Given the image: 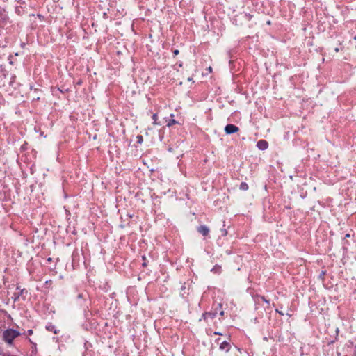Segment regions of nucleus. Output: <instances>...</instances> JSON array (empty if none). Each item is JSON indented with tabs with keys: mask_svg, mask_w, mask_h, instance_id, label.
Returning a JSON list of instances; mask_svg holds the SVG:
<instances>
[{
	"mask_svg": "<svg viewBox=\"0 0 356 356\" xmlns=\"http://www.w3.org/2000/svg\"><path fill=\"white\" fill-rule=\"evenodd\" d=\"M20 335V333L14 329H8L3 333V340L8 344H12L13 341Z\"/></svg>",
	"mask_w": 356,
	"mask_h": 356,
	"instance_id": "nucleus-1",
	"label": "nucleus"
},
{
	"mask_svg": "<svg viewBox=\"0 0 356 356\" xmlns=\"http://www.w3.org/2000/svg\"><path fill=\"white\" fill-rule=\"evenodd\" d=\"M220 339L218 338L216 339L217 343L219 344V348L221 350H225V352H228L231 348V345L229 342L224 341H220Z\"/></svg>",
	"mask_w": 356,
	"mask_h": 356,
	"instance_id": "nucleus-2",
	"label": "nucleus"
},
{
	"mask_svg": "<svg viewBox=\"0 0 356 356\" xmlns=\"http://www.w3.org/2000/svg\"><path fill=\"white\" fill-rule=\"evenodd\" d=\"M238 130H239V128L237 126L232 124H229L226 125L225 127V131L227 134H232L236 133L237 131H238Z\"/></svg>",
	"mask_w": 356,
	"mask_h": 356,
	"instance_id": "nucleus-3",
	"label": "nucleus"
},
{
	"mask_svg": "<svg viewBox=\"0 0 356 356\" xmlns=\"http://www.w3.org/2000/svg\"><path fill=\"white\" fill-rule=\"evenodd\" d=\"M197 232L203 235L204 236H207L209 234V229L206 225H200L197 229Z\"/></svg>",
	"mask_w": 356,
	"mask_h": 356,
	"instance_id": "nucleus-4",
	"label": "nucleus"
},
{
	"mask_svg": "<svg viewBox=\"0 0 356 356\" xmlns=\"http://www.w3.org/2000/svg\"><path fill=\"white\" fill-rule=\"evenodd\" d=\"M257 146L259 149L265 150L268 148V143L265 140H260L257 142Z\"/></svg>",
	"mask_w": 356,
	"mask_h": 356,
	"instance_id": "nucleus-5",
	"label": "nucleus"
},
{
	"mask_svg": "<svg viewBox=\"0 0 356 356\" xmlns=\"http://www.w3.org/2000/svg\"><path fill=\"white\" fill-rule=\"evenodd\" d=\"M239 188L242 191H248L249 188L248 184L245 182H241Z\"/></svg>",
	"mask_w": 356,
	"mask_h": 356,
	"instance_id": "nucleus-6",
	"label": "nucleus"
},
{
	"mask_svg": "<svg viewBox=\"0 0 356 356\" xmlns=\"http://www.w3.org/2000/svg\"><path fill=\"white\" fill-rule=\"evenodd\" d=\"M175 124H177V122L175 120L172 119V120H169V122L167 124V126L168 127H171V126H172V125H174Z\"/></svg>",
	"mask_w": 356,
	"mask_h": 356,
	"instance_id": "nucleus-7",
	"label": "nucleus"
},
{
	"mask_svg": "<svg viewBox=\"0 0 356 356\" xmlns=\"http://www.w3.org/2000/svg\"><path fill=\"white\" fill-rule=\"evenodd\" d=\"M137 143L141 144L143 142V138L141 135H138L136 136Z\"/></svg>",
	"mask_w": 356,
	"mask_h": 356,
	"instance_id": "nucleus-8",
	"label": "nucleus"
},
{
	"mask_svg": "<svg viewBox=\"0 0 356 356\" xmlns=\"http://www.w3.org/2000/svg\"><path fill=\"white\" fill-rule=\"evenodd\" d=\"M152 120H154V124H157V120H158V115L156 113L153 114L152 115Z\"/></svg>",
	"mask_w": 356,
	"mask_h": 356,
	"instance_id": "nucleus-9",
	"label": "nucleus"
},
{
	"mask_svg": "<svg viewBox=\"0 0 356 356\" xmlns=\"http://www.w3.org/2000/svg\"><path fill=\"white\" fill-rule=\"evenodd\" d=\"M19 296H20V294L15 293H14V298H14V301L15 302V301L18 300L19 298Z\"/></svg>",
	"mask_w": 356,
	"mask_h": 356,
	"instance_id": "nucleus-10",
	"label": "nucleus"
},
{
	"mask_svg": "<svg viewBox=\"0 0 356 356\" xmlns=\"http://www.w3.org/2000/svg\"><path fill=\"white\" fill-rule=\"evenodd\" d=\"M261 300L267 304H269V300H268L264 296L261 297Z\"/></svg>",
	"mask_w": 356,
	"mask_h": 356,
	"instance_id": "nucleus-11",
	"label": "nucleus"
},
{
	"mask_svg": "<svg viewBox=\"0 0 356 356\" xmlns=\"http://www.w3.org/2000/svg\"><path fill=\"white\" fill-rule=\"evenodd\" d=\"M179 50H178V49H175V50H174V51H173V54H174V56H177V55H178V54H179Z\"/></svg>",
	"mask_w": 356,
	"mask_h": 356,
	"instance_id": "nucleus-12",
	"label": "nucleus"
},
{
	"mask_svg": "<svg viewBox=\"0 0 356 356\" xmlns=\"http://www.w3.org/2000/svg\"><path fill=\"white\" fill-rule=\"evenodd\" d=\"M17 289L20 290V293H18V294H20V296L23 293V292L24 291V289H20V288L18 286L17 287Z\"/></svg>",
	"mask_w": 356,
	"mask_h": 356,
	"instance_id": "nucleus-13",
	"label": "nucleus"
},
{
	"mask_svg": "<svg viewBox=\"0 0 356 356\" xmlns=\"http://www.w3.org/2000/svg\"><path fill=\"white\" fill-rule=\"evenodd\" d=\"M275 311H276V312L279 313L280 315H282V316L284 315V313L282 312H281V310L276 309Z\"/></svg>",
	"mask_w": 356,
	"mask_h": 356,
	"instance_id": "nucleus-14",
	"label": "nucleus"
},
{
	"mask_svg": "<svg viewBox=\"0 0 356 356\" xmlns=\"http://www.w3.org/2000/svg\"><path fill=\"white\" fill-rule=\"evenodd\" d=\"M334 51H335V52H339V49L338 47H337V48L334 49Z\"/></svg>",
	"mask_w": 356,
	"mask_h": 356,
	"instance_id": "nucleus-15",
	"label": "nucleus"
},
{
	"mask_svg": "<svg viewBox=\"0 0 356 356\" xmlns=\"http://www.w3.org/2000/svg\"><path fill=\"white\" fill-rule=\"evenodd\" d=\"M208 70L211 72H212V67H208Z\"/></svg>",
	"mask_w": 356,
	"mask_h": 356,
	"instance_id": "nucleus-16",
	"label": "nucleus"
},
{
	"mask_svg": "<svg viewBox=\"0 0 356 356\" xmlns=\"http://www.w3.org/2000/svg\"><path fill=\"white\" fill-rule=\"evenodd\" d=\"M32 333H33V331H32L31 330H29V334H31Z\"/></svg>",
	"mask_w": 356,
	"mask_h": 356,
	"instance_id": "nucleus-17",
	"label": "nucleus"
},
{
	"mask_svg": "<svg viewBox=\"0 0 356 356\" xmlns=\"http://www.w3.org/2000/svg\"><path fill=\"white\" fill-rule=\"evenodd\" d=\"M223 314H224V312H220V315H221V316H223Z\"/></svg>",
	"mask_w": 356,
	"mask_h": 356,
	"instance_id": "nucleus-18",
	"label": "nucleus"
},
{
	"mask_svg": "<svg viewBox=\"0 0 356 356\" xmlns=\"http://www.w3.org/2000/svg\"><path fill=\"white\" fill-rule=\"evenodd\" d=\"M146 265H147V264H146V263H145V262L143 264V266H145Z\"/></svg>",
	"mask_w": 356,
	"mask_h": 356,
	"instance_id": "nucleus-19",
	"label": "nucleus"
},
{
	"mask_svg": "<svg viewBox=\"0 0 356 356\" xmlns=\"http://www.w3.org/2000/svg\"><path fill=\"white\" fill-rule=\"evenodd\" d=\"M51 261V258H49L48 261Z\"/></svg>",
	"mask_w": 356,
	"mask_h": 356,
	"instance_id": "nucleus-20",
	"label": "nucleus"
},
{
	"mask_svg": "<svg viewBox=\"0 0 356 356\" xmlns=\"http://www.w3.org/2000/svg\"><path fill=\"white\" fill-rule=\"evenodd\" d=\"M215 334H220L219 332H215Z\"/></svg>",
	"mask_w": 356,
	"mask_h": 356,
	"instance_id": "nucleus-21",
	"label": "nucleus"
},
{
	"mask_svg": "<svg viewBox=\"0 0 356 356\" xmlns=\"http://www.w3.org/2000/svg\"><path fill=\"white\" fill-rule=\"evenodd\" d=\"M346 237H349V236H350V235L348 234H346Z\"/></svg>",
	"mask_w": 356,
	"mask_h": 356,
	"instance_id": "nucleus-22",
	"label": "nucleus"
}]
</instances>
